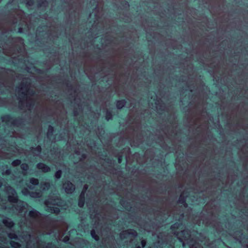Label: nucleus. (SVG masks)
Wrapping results in <instances>:
<instances>
[{
  "label": "nucleus",
  "instance_id": "1",
  "mask_svg": "<svg viewBox=\"0 0 248 248\" xmlns=\"http://www.w3.org/2000/svg\"><path fill=\"white\" fill-rule=\"evenodd\" d=\"M28 80V79L23 80L16 92L19 99L20 106L21 108L30 110L33 106V102L28 95L30 84Z\"/></svg>",
  "mask_w": 248,
  "mask_h": 248
},
{
  "label": "nucleus",
  "instance_id": "2",
  "mask_svg": "<svg viewBox=\"0 0 248 248\" xmlns=\"http://www.w3.org/2000/svg\"><path fill=\"white\" fill-rule=\"evenodd\" d=\"M5 189L8 194V200L12 202H16L18 200L15 190L9 186H6Z\"/></svg>",
  "mask_w": 248,
  "mask_h": 248
},
{
  "label": "nucleus",
  "instance_id": "3",
  "mask_svg": "<svg viewBox=\"0 0 248 248\" xmlns=\"http://www.w3.org/2000/svg\"><path fill=\"white\" fill-rule=\"evenodd\" d=\"M62 187L65 192L68 194L72 193L75 190V186L69 181H66L63 183Z\"/></svg>",
  "mask_w": 248,
  "mask_h": 248
},
{
  "label": "nucleus",
  "instance_id": "4",
  "mask_svg": "<svg viewBox=\"0 0 248 248\" xmlns=\"http://www.w3.org/2000/svg\"><path fill=\"white\" fill-rule=\"evenodd\" d=\"M137 233L134 230L129 229L122 232L120 233V237L122 239L128 238L130 235L132 237L137 236Z\"/></svg>",
  "mask_w": 248,
  "mask_h": 248
},
{
  "label": "nucleus",
  "instance_id": "5",
  "mask_svg": "<svg viewBox=\"0 0 248 248\" xmlns=\"http://www.w3.org/2000/svg\"><path fill=\"white\" fill-rule=\"evenodd\" d=\"M36 167L38 169L41 170L44 173L49 172L51 170L49 167L42 163H39L37 164Z\"/></svg>",
  "mask_w": 248,
  "mask_h": 248
},
{
  "label": "nucleus",
  "instance_id": "6",
  "mask_svg": "<svg viewBox=\"0 0 248 248\" xmlns=\"http://www.w3.org/2000/svg\"><path fill=\"white\" fill-rule=\"evenodd\" d=\"M32 241V240H30L27 243V248H41V244L36 239L33 241L32 247L31 245Z\"/></svg>",
  "mask_w": 248,
  "mask_h": 248
},
{
  "label": "nucleus",
  "instance_id": "7",
  "mask_svg": "<svg viewBox=\"0 0 248 248\" xmlns=\"http://www.w3.org/2000/svg\"><path fill=\"white\" fill-rule=\"evenodd\" d=\"M46 210L48 212H51V213H55L56 214H58L60 212V210L57 207H51V206H49L48 205V204H47V202H46Z\"/></svg>",
  "mask_w": 248,
  "mask_h": 248
},
{
  "label": "nucleus",
  "instance_id": "8",
  "mask_svg": "<svg viewBox=\"0 0 248 248\" xmlns=\"http://www.w3.org/2000/svg\"><path fill=\"white\" fill-rule=\"evenodd\" d=\"M41 188L44 190H47L50 186V184L48 182L44 181L40 184Z\"/></svg>",
  "mask_w": 248,
  "mask_h": 248
},
{
  "label": "nucleus",
  "instance_id": "9",
  "mask_svg": "<svg viewBox=\"0 0 248 248\" xmlns=\"http://www.w3.org/2000/svg\"><path fill=\"white\" fill-rule=\"evenodd\" d=\"M3 224H4L5 226L9 228L12 227L14 225V223L13 222V221L11 220V219L9 218L4 219L3 220Z\"/></svg>",
  "mask_w": 248,
  "mask_h": 248
},
{
  "label": "nucleus",
  "instance_id": "10",
  "mask_svg": "<svg viewBox=\"0 0 248 248\" xmlns=\"http://www.w3.org/2000/svg\"><path fill=\"white\" fill-rule=\"evenodd\" d=\"M32 153L34 155H38L41 152V147L40 146H38L35 148L32 149Z\"/></svg>",
  "mask_w": 248,
  "mask_h": 248
},
{
  "label": "nucleus",
  "instance_id": "11",
  "mask_svg": "<svg viewBox=\"0 0 248 248\" xmlns=\"http://www.w3.org/2000/svg\"><path fill=\"white\" fill-rule=\"evenodd\" d=\"M29 216L32 218H35L39 216V213L35 210H32L29 212Z\"/></svg>",
  "mask_w": 248,
  "mask_h": 248
},
{
  "label": "nucleus",
  "instance_id": "12",
  "mask_svg": "<svg viewBox=\"0 0 248 248\" xmlns=\"http://www.w3.org/2000/svg\"><path fill=\"white\" fill-rule=\"evenodd\" d=\"M125 104V101L124 100L119 101L117 102L116 106L118 109H121Z\"/></svg>",
  "mask_w": 248,
  "mask_h": 248
},
{
  "label": "nucleus",
  "instance_id": "13",
  "mask_svg": "<svg viewBox=\"0 0 248 248\" xmlns=\"http://www.w3.org/2000/svg\"><path fill=\"white\" fill-rule=\"evenodd\" d=\"M30 195L32 198H39L41 197V194L40 192H31L30 193Z\"/></svg>",
  "mask_w": 248,
  "mask_h": 248
},
{
  "label": "nucleus",
  "instance_id": "14",
  "mask_svg": "<svg viewBox=\"0 0 248 248\" xmlns=\"http://www.w3.org/2000/svg\"><path fill=\"white\" fill-rule=\"evenodd\" d=\"M62 175V171L61 170H59L57 171L55 174H54V177L56 180L59 179L61 178Z\"/></svg>",
  "mask_w": 248,
  "mask_h": 248
},
{
  "label": "nucleus",
  "instance_id": "15",
  "mask_svg": "<svg viewBox=\"0 0 248 248\" xmlns=\"http://www.w3.org/2000/svg\"><path fill=\"white\" fill-rule=\"evenodd\" d=\"M30 183L33 185H38L39 184V180L36 178H31L30 179Z\"/></svg>",
  "mask_w": 248,
  "mask_h": 248
},
{
  "label": "nucleus",
  "instance_id": "16",
  "mask_svg": "<svg viewBox=\"0 0 248 248\" xmlns=\"http://www.w3.org/2000/svg\"><path fill=\"white\" fill-rule=\"evenodd\" d=\"M91 234L93 238L95 240L98 241L99 239V236L96 234L94 230L91 231Z\"/></svg>",
  "mask_w": 248,
  "mask_h": 248
},
{
  "label": "nucleus",
  "instance_id": "17",
  "mask_svg": "<svg viewBox=\"0 0 248 248\" xmlns=\"http://www.w3.org/2000/svg\"><path fill=\"white\" fill-rule=\"evenodd\" d=\"M10 244L11 246L14 248H18L20 246V245L18 243L13 241L10 242Z\"/></svg>",
  "mask_w": 248,
  "mask_h": 248
},
{
  "label": "nucleus",
  "instance_id": "18",
  "mask_svg": "<svg viewBox=\"0 0 248 248\" xmlns=\"http://www.w3.org/2000/svg\"><path fill=\"white\" fill-rule=\"evenodd\" d=\"M20 163H21V161L19 159H17V160H14V161H13V162L12 163V165L14 167H16V166H17L19 165H20Z\"/></svg>",
  "mask_w": 248,
  "mask_h": 248
},
{
  "label": "nucleus",
  "instance_id": "19",
  "mask_svg": "<svg viewBox=\"0 0 248 248\" xmlns=\"http://www.w3.org/2000/svg\"><path fill=\"white\" fill-rule=\"evenodd\" d=\"M11 118L9 116H4L2 117V120L3 122H10L11 120Z\"/></svg>",
  "mask_w": 248,
  "mask_h": 248
},
{
  "label": "nucleus",
  "instance_id": "20",
  "mask_svg": "<svg viewBox=\"0 0 248 248\" xmlns=\"http://www.w3.org/2000/svg\"><path fill=\"white\" fill-rule=\"evenodd\" d=\"M21 169L23 170H27L29 169L28 165L26 163H23L21 165Z\"/></svg>",
  "mask_w": 248,
  "mask_h": 248
},
{
  "label": "nucleus",
  "instance_id": "21",
  "mask_svg": "<svg viewBox=\"0 0 248 248\" xmlns=\"http://www.w3.org/2000/svg\"><path fill=\"white\" fill-rule=\"evenodd\" d=\"M53 132V128L51 126H49L47 132V136L49 137V136L52 134Z\"/></svg>",
  "mask_w": 248,
  "mask_h": 248
},
{
  "label": "nucleus",
  "instance_id": "22",
  "mask_svg": "<svg viewBox=\"0 0 248 248\" xmlns=\"http://www.w3.org/2000/svg\"><path fill=\"white\" fill-rule=\"evenodd\" d=\"M106 118L108 121L109 120V119H111L112 115L110 112H108V111H107Z\"/></svg>",
  "mask_w": 248,
  "mask_h": 248
},
{
  "label": "nucleus",
  "instance_id": "23",
  "mask_svg": "<svg viewBox=\"0 0 248 248\" xmlns=\"http://www.w3.org/2000/svg\"><path fill=\"white\" fill-rule=\"evenodd\" d=\"M8 236L10 239H16L17 236L14 233H10L8 234Z\"/></svg>",
  "mask_w": 248,
  "mask_h": 248
},
{
  "label": "nucleus",
  "instance_id": "24",
  "mask_svg": "<svg viewBox=\"0 0 248 248\" xmlns=\"http://www.w3.org/2000/svg\"><path fill=\"white\" fill-rule=\"evenodd\" d=\"M22 193H23V194H24L25 195H27L28 194L30 195V192L29 191L28 189L26 188H25L23 189H22Z\"/></svg>",
  "mask_w": 248,
  "mask_h": 248
},
{
  "label": "nucleus",
  "instance_id": "25",
  "mask_svg": "<svg viewBox=\"0 0 248 248\" xmlns=\"http://www.w3.org/2000/svg\"><path fill=\"white\" fill-rule=\"evenodd\" d=\"M84 204V200H81L80 199H79L78 206L80 207H82L83 206Z\"/></svg>",
  "mask_w": 248,
  "mask_h": 248
},
{
  "label": "nucleus",
  "instance_id": "26",
  "mask_svg": "<svg viewBox=\"0 0 248 248\" xmlns=\"http://www.w3.org/2000/svg\"><path fill=\"white\" fill-rule=\"evenodd\" d=\"M11 171L10 170H7L5 171L2 172V174L3 175H9L11 174Z\"/></svg>",
  "mask_w": 248,
  "mask_h": 248
},
{
  "label": "nucleus",
  "instance_id": "27",
  "mask_svg": "<svg viewBox=\"0 0 248 248\" xmlns=\"http://www.w3.org/2000/svg\"><path fill=\"white\" fill-rule=\"evenodd\" d=\"M85 191L84 190H82L80 196H79V199L81 200H84L85 199Z\"/></svg>",
  "mask_w": 248,
  "mask_h": 248
},
{
  "label": "nucleus",
  "instance_id": "28",
  "mask_svg": "<svg viewBox=\"0 0 248 248\" xmlns=\"http://www.w3.org/2000/svg\"><path fill=\"white\" fill-rule=\"evenodd\" d=\"M141 245L142 247H144L146 245V241L145 240L141 241Z\"/></svg>",
  "mask_w": 248,
  "mask_h": 248
},
{
  "label": "nucleus",
  "instance_id": "29",
  "mask_svg": "<svg viewBox=\"0 0 248 248\" xmlns=\"http://www.w3.org/2000/svg\"><path fill=\"white\" fill-rule=\"evenodd\" d=\"M88 188V186L85 185L84 186V187H83V189L82 190H84L85 191V192H86V190Z\"/></svg>",
  "mask_w": 248,
  "mask_h": 248
},
{
  "label": "nucleus",
  "instance_id": "30",
  "mask_svg": "<svg viewBox=\"0 0 248 248\" xmlns=\"http://www.w3.org/2000/svg\"><path fill=\"white\" fill-rule=\"evenodd\" d=\"M11 122L13 123L15 125H18V124L17 123L16 121H11Z\"/></svg>",
  "mask_w": 248,
  "mask_h": 248
},
{
  "label": "nucleus",
  "instance_id": "31",
  "mask_svg": "<svg viewBox=\"0 0 248 248\" xmlns=\"http://www.w3.org/2000/svg\"><path fill=\"white\" fill-rule=\"evenodd\" d=\"M2 184H3V183H2V179H0V187H1Z\"/></svg>",
  "mask_w": 248,
  "mask_h": 248
},
{
  "label": "nucleus",
  "instance_id": "32",
  "mask_svg": "<svg viewBox=\"0 0 248 248\" xmlns=\"http://www.w3.org/2000/svg\"><path fill=\"white\" fill-rule=\"evenodd\" d=\"M28 187H29V188L30 189H33L34 188V187H33V186H30V185H29V186H28Z\"/></svg>",
  "mask_w": 248,
  "mask_h": 248
},
{
  "label": "nucleus",
  "instance_id": "33",
  "mask_svg": "<svg viewBox=\"0 0 248 248\" xmlns=\"http://www.w3.org/2000/svg\"><path fill=\"white\" fill-rule=\"evenodd\" d=\"M68 240V239L67 238V237H65L64 238V239H63V240H64V241H65V242H66V241H67Z\"/></svg>",
  "mask_w": 248,
  "mask_h": 248
},
{
  "label": "nucleus",
  "instance_id": "34",
  "mask_svg": "<svg viewBox=\"0 0 248 248\" xmlns=\"http://www.w3.org/2000/svg\"><path fill=\"white\" fill-rule=\"evenodd\" d=\"M118 162H119V163H121V158H119V159H118Z\"/></svg>",
  "mask_w": 248,
  "mask_h": 248
},
{
  "label": "nucleus",
  "instance_id": "35",
  "mask_svg": "<svg viewBox=\"0 0 248 248\" xmlns=\"http://www.w3.org/2000/svg\"><path fill=\"white\" fill-rule=\"evenodd\" d=\"M0 248H5L0 246Z\"/></svg>",
  "mask_w": 248,
  "mask_h": 248
},
{
  "label": "nucleus",
  "instance_id": "36",
  "mask_svg": "<svg viewBox=\"0 0 248 248\" xmlns=\"http://www.w3.org/2000/svg\"><path fill=\"white\" fill-rule=\"evenodd\" d=\"M48 245H51V244H48Z\"/></svg>",
  "mask_w": 248,
  "mask_h": 248
},
{
  "label": "nucleus",
  "instance_id": "37",
  "mask_svg": "<svg viewBox=\"0 0 248 248\" xmlns=\"http://www.w3.org/2000/svg\"><path fill=\"white\" fill-rule=\"evenodd\" d=\"M137 248H140V247H137Z\"/></svg>",
  "mask_w": 248,
  "mask_h": 248
}]
</instances>
